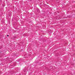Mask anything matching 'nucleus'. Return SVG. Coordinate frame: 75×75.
I'll list each match as a JSON object with an SVG mask.
<instances>
[{
	"label": "nucleus",
	"mask_w": 75,
	"mask_h": 75,
	"mask_svg": "<svg viewBox=\"0 0 75 75\" xmlns=\"http://www.w3.org/2000/svg\"><path fill=\"white\" fill-rule=\"evenodd\" d=\"M7 37H8V35H7Z\"/></svg>",
	"instance_id": "obj_1"
}]
</instances>
